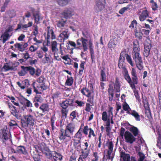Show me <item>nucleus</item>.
Segmentation results:
<instances>
[{
    "label": "nucleus",
    "instance_id": "603ef678",
    "mask_svg": "<svg viewBox=\"0 0 161 161\" xmlns=\"http://www.w3.org/2000/svg\"><path fill=\"white\" fill-rule=\"evenodd\" d=\"M84 64L85 62H82L80 65V68L79 70V73L80 74H82L83 72V70L84 69Z\"/></svg>",
    "mask_w": 161,
    "mask_h": 161
},
{
    "label": "nucleus",
    "instance_id": "b1692460",
    "mask_svg": "<svg viewBox=\"0 0 161 161\" xmlns=\"http://www.w3.org/2000/svg\"><path fill=\"white\" fill-rule=\"evenodd\" d=\"M134 33L136 37L140 40L142 39V34L140 29H137V27H136L134 30Z\"/></svg>",
    "mask_w": 161,
    "mask_h": 161
},
{
    "label": "nucleus",
    "instance_id": "5fc2aeb1",
    "mask_svg": "<svg viewBox=\"0 0 161 161\" xmlns=\"http://www.w3.org/2000/svg\"><path fill=\"white\" fill-rule=\"evenodd\" d=\"M138 155L139 157L138 161H143L144 159L145 156L144 154L141 152H139Z\"/></svg>",
    "mask_w": 161,
    "mask_h": 161
},
{
    "label": "nucleus",
    "instance_id": "1a4fd4ad",
    "mask_svg": "<svg viewBox=\"0 0 161 161\" xmlns=\"http://www.w3.org/2000/svg\"><path fill=\"white\" fill-rule=\"evenodd\" d=\"M125 142L127 143L132 144L136 140V138L129 131H126L124 134Z\"/></svg>",
    "mask_w": 161,
    "mask_h": 161
},
{
    "label": "nucleus",
    "instance_id": "a211bd4d",
    "mask_svg": "<svg viewBox=\"0 0 161 161\" xmlns=\"http://www.w3.org/2000/svg\"><path fill=\"white\" fill-rule=\"evenodd\" d=\"M42 62L44 64H50L51 63V58L50 55L46 53L44 55V57L42 59Z\"/></svg>",
    "mask_w": 161,
    "mask_h": 161
},
{
    "label": "nucleus",
    "instance_id": "f03ea898",
    "mask_svg": "<svg viewBox=\"0 0 161 161\" xmlns=\"http://www.w3.org/2000/svg\"><path fill=\"white\" fill-rule=\"evenodd\" d=\"M131 75L132 80L131 79L130 81L129 82V83L133 91H134L136 89L135 85L138 84V80L136 71L134 68H132Z\"/></svg>",
    "mask_w": 161,
    "mask_h": 161
},
{
    "label": "nucleus",
    "instance_id": "e2e57ef3",
    "mask_svg": "<svg viewBox=\"0 0 161 161\" xmlns=\"http://www.w3.org/2000/svg\"><path fill=\"white\" fill-rule=\"evenodd\" d=\"M108 46L109 47L113 48L115 47V44L113 40H110L108 44Z\"/></svg>",
    "mask_w": 161,
    "mask_h": 161
},
{
    "label": "nucleus",
    "instance_id": "c85d7f7f",
    "mask_svg": "<svg viewBox=\"0 0 161 161\" xmlns=\"http://www.w3.org/2000/svg\"><path fill=\"white\" fill-rule=\"evenodd\" d=\"M123 109L126 112V113L129 114L132 110L131 109L129 105L126 103H124L122 107Z\"/></svg>",
    "mask_w": 161,
    "mask_h": 161
},
{
    "label": "nucleus",
    "instance_id": "052dcab7",
    "mask_svg": "<svg viewBox=\"0 0 161 161\" xmlns=\"http://www.w3.org/2000/svg\"><path fill=\"white\" fill-rule=\"evenodd\" d=\"M73 83V81L72 78L68 79L66 82V84L69 86H71L72 84Z\"/></svg>",
    "mask_w": 161,
    "mask_h": 161
},
{
    "label": "nucleus",
    "instance_id": "c9c22d12",
    "mask_svg": "<svg viewBox=\"0 0 161 161\" xmlns=\"http://www.w3.org/2000/svg\"><path fill=\"white\" fill-rule=\"evenodd\" d=\"M150 2L151 3V7L152 10L154 11L156 10L158 8L157 3L154 2L153 0H151Z\"/></svg>",
    "mask_w": 161,
    "mask_h": 161
},
{
    "label": "nucleus",
    "instance_id": "bf43d9fd",
    "mask_svg": "<svg viewBox=\"0 0 161 161\" xmlns=\"http://www.w3.org/2000/svg\"><path fill=\"white\" fill-rule=\"evenodd\" d=\"M8 97L11 100L12 102L15 105L17 106H19V104L18 102H16L14 101V100H15V98L13 97H9L8 96Z\"/></svg>",
    "mask_w": 161,
    "mask_h": 161
},
{
    "label": "nucleus",
    "instance_id": "37998d69",
    "mask_svg": "<svg viewBox=\"0 0 161 161\" xmlns=\"http://www.w3.org/2000/svg\"><path fill=\"white\" fill-rule=\"evenodd\" d=\"M131 131L133 133L134 136H136L138 134L139 131L137 128L133 127L130 129Z\"/></svg>",
    "mask_w": 161,
    "mask_h": 161
},
{
    "label": "nucleus",
    "instance_id": "49530a36",
    "mask_svg": "<svg viewBox=\"0 0 161 161\" xmlns=\"http://www.w3.org/2000/svg\"><path fill=\"white\" fill-rule=\"evenodd\" d=\"M137 23L136 21V20L134 19L131 22V24L129 26V27L132 29H133L134 28L136 29V26H137Z\"/></svg>",
    "mask_w": 161,
    "mask_h": 161
},
{
    "label": "nucleus",
    "instance_id": "c756f323",
    "mask_svg": "<svg viewBox=\"0 0 161 161\" xmlns=\"http://www.w3.org/2000/svg\"><path fill=\"white\" fill-rule=\"evenodd\" d=\"M57 43L55 41H53L51 43L52 51L53 52H56L58 51L57 47Z\"/></svg>",
    "mask_w": 161,
    "mask_h": 161
},
{
    "label": "nucleus",
    "instance_id": "2f4dec72",
    "mask_svg": "<svg viewBox=\"0 0 161 161\" xmlns=\"http://www.w3.org/2000/svg\"><path fill=\"white\" fill-rule=\"evenodd\" d=\"M71 0H57L58 4L61 6H64L67 5Z\"/></svg>",
    "mask_w": 161,
    "mask_h": 161
},
{
    "label": "nucleus",
    "instance_id": "412c9836",
    "mask_svg": "<svg viewBox=\"0 0 161 161\" xmlns=\"http://www.w3.org/2000/svg\"><path fill=\"white\" fill-rule=\"evenodd\" d=\"M11 36V35L10 34L5 31L4 33L1 35L0 37V40L2 41L3 43H4Z\"/></svg>",
    "mask_w": 161,
    "mask_h": 161
},
{
    "label": "nucleus",
    "instance_id": "58836bf2",
    "mask_svg": "<svg viewBox=\"0 0 161 161\" xmlns=\"http://www.w3.org/2000/svg\"><path fill=\"white\" fill-rule=\"evenodd\" d=\"M109 93V98L110 101H112L113 100L114 94L113 93L112 88H109L108 90Z\"/></svg>",
    "mask_w": 161,
    "mask_h": 161
},
{
    "label": "nucleus",
    "instance_id": "338daca9",
    "mask_svg": "<svg viewBox=\"0 0 161 161\" xmlns=\"http://www.w3.org/2000/svg\"><path fill=\"white\" fill-rule=\"evenodd\" d=\"M89 130L88 126L86 125L84 127V128L82 132L86 135H87L88 134V131Z\"/></svg>",
    "mask_w": 161,
    "mask_h": 161
},
{
    "label": "nucleus",
    "instance_id": "69168bd1",
    "mask_svg": "<svg viewBox=\"0 0 161 161\" xmlns=\"http://www.w3.org/2000/svg\"><path fill=\"white\" fill-rule=\"evenodd\" d=\"M54 55V58L55 59L59 61L61 60V58L59 57L58 55V51L56 52H53Z\"/></svg>",
    "mask_w": 161,
    "mask_h": 161
},
{
    "label": "nucleus",
    "instance_id": "79ce46f5",
    "mask_svg": "<svg viewBox=\"0 0 161 161\" xmlns=\"http://www.w3.org/2000/svg\"><path fill=\"white\" fill-rule=\"evenodd\" d=\"M125 57L127 62L130 64L131 66H134V64L133 63L132 59L130 56L128 54H126Z\"/></svg>",
    "mask_w": 161,
    "mask_h": 161
},
{
    "label": "nucleus",
    "instance_id": "864d4df0",
    "mask_svg": "<svg viewBox=\"0 0 161 161\" xmlns=\"http://www.w3.org/2000/svg\"><path fill=\"white\" fill-rule=\"evenodd\" d=\"M69 42L70 45L71 46V48L72 50L75 49V48H78L77 47H76V45L75 43L73 41H69Z\"/></svg>",
    "mask_w": 161,
    "mask_h": 161
},
{
    "label": "nucleus",
    "instance_id": "4be33fe9",
    "mask_svg": "<svg viewBox=\"0 0 161 161\" xmlns=\"http://www.w3.org/2000/svg\"><path fill=\"white\" fill-rule=\"evenodd\" d=\"M122 74L125 79L129 83V82L130 81L131 78L126 68H124V70H122Z\"/></svg>",
    "mask_w": 161,
    "mask_h": 161
},
{
    "label": "nucleus",
    "instance_id": "3c124183",
    "mask_svg": "<svg viewBox=\"0 0 161 161\" xmlns=\"http://www.w3.org/2000/svg\"><path fill=\"white\" fill-rule=\"evenodd\" d=\"M53 159L55 161H60L62 159V156L60 153H58Z\"/></svg>",
    "mask_w": 161,
    "mask_h": 161
},
{
    "label": "nucleus",
    "instance_id": "c03bdc74",
    "mask_svg": "<svg viewBox=\"0 0 161 161\" xmlns=\"http://www.w3.org/2000/svg\"><path fill=\"white\" fill-rule=\"evenodd\" d=\"M21 123L22 124V126L23 127L26 129L28 127V124H27V122L26 120L24 119H22L21 120Z\"/></svg>",
    "mask_w": 161,
    "mask_h": 161
},
{
    "label": "nucleus",
    "instance_id": "4c0bfd02",
    "mask_svg": "<svg viewBox=\"0 0 161 161\" xmlns=\"http://www.w3.org/2000/svg\"><path fill=\"white\" fill-rule=\"evenodd\" d=\"M24 104L28 107H31L32 106L31 102L26 98H24L23 100Z\"/></svg>",
    "mask_w": 161,
    "mask_h": 161
},
{
    "label": "nucleus",
    "instance_id": "774afa93",
    "mask_svg": "<svg viewBox=\"0 0 161 161\" xmlns=\"http://www.w3.org/2000/svg\"><path fill=\"white\" fill-rule=\"evenodd\" d=\"M113 144L112 142H109L108 145V150L113 151Z\"/></svg>",
    "mask_w": 161,
    "mask_h": 161
},
{
    "label": "nucleus",
    "instance_id": "a878e982",
    "mask_svg": "<svg viewBox=\"0 0 161 161\" xmlns=\"http://www.w3.org/2000/svg\"><path fill=\"white\" fill-rule=\"evenodd\" d=\"M81 92L82 94L86 97H89L92 93V91L89 90L86 88H83L81 90Z\"/></svg>",
    "mask_w": 161,
    "mask_h": 161
},
{
    "label": "nucleus",
    "instance_id": "cd10ccee",
    "mask_svg": "<svg viewBox=\"0 0 161 161\" xmlns=\"http://www.w3.org/2000/svg\"><path fill=\"white\" fill-rule=\"evenodd\" d=\"M114 88L116 92H119L120 91V85L117 77L116 78L115 83L114 85Z\"/></svg>",
    "mask_w": 161,
    "mask_h": 161
},
{
    "label": "nucleus",
    "instance_id": "9d476101",
    "mask_svg": "<svg viewBox=\"0 0 161 161\" xmlns=\"http://www.w3.org/2000/svg\"><path fill=\"white\" fill-rule=\"evenodd\" d=\"M95 8L97 11H100L105 8V0H96Z\"/></svg>",
    "mask_w": 161,
    "mask_h": 161
},
{
    "label": "nucleus",
    "instance_id": "9b49d317",
    "mask_svg": "<svg viewBox=\"0 0 161 161\" xmlns=\"http://www.w3.org/2000/svg\"><path fill=\"white\" fill-rule=\"evenodd\" d=\"M140 49L139 46L133 47L132 51V57L134 60L142 58L140 54Z\"/></svg>",
    "mask_w": 161,
    "mask_h": 161
},
{
    "label": "nucleus",
    "instance_id": "f704fd0d",
    "mask_svg": "<svg viewBox=\"0 0 161 161\" xmlns=\"http://www.w3.org/2000/svg\"><path fill=\"white\" fill-rule=\"evenodd\" d=\"M17 152L20 154H26L27 153L25 147L23 146L19 147L17 149Z\"/></svg>",
    "mask_w": 161,
    "mask_h": 161
},
{
    "label": "nucleus",
    "instance_id": "680f3d73",
    "mask_svg": "<svg viewBox=\"0 0 161 161\" xmlns=\"http://www.w3.org/2000/svg\"><path fill=\"white\" fill-rule=\"evenodd\" d=\"M129 8V6L124 7L121 9L119 11V13L120 14H123L125 11L127 10Z\"/></svg>",
    "mask_w": 161,
    "mask_h": 161
},
{
    "label": "nucleus",
    "instance_id": "7c9ffc66",
    "mask_svg": "<svg viewBox=\"0 0 161 161\" xmlns=\"http://www.w3.org/2000/svg\"><path fill=\"white\" fill-rule=\"evenodd\" d=\"M82 135V131L80 128L74 136V138L81 139Z\"/></svg>",
    "mask_w": 161,
    "mask_h": 161
},
{
    "label": "nucleus",
    "instance_id": "13d9d810",
    "mask_svg": "<svg viewBox=\"0 0 161 161\" xmlns=\"http://www.w3.org/2000/svg\"><path fill=\"white\" fill-rule=\"evenodd\" d=\"M32 25V22H29L27 24H25L22 25V28L25 30L26 28L31 26Z\"/></svg>",
    "mask_w": 161,
    "mask_h": 161
},
{
    "label": "nucleus",
    "instance_id": "5701e85b",
    "mask_svg": "<svg viewBox=\"0 0 161 161\" xmlns=\"http://www.w3.org/2000/svg\"><path fill=\"white\" fill-rule=\"evenodd\" d=\"M131 111L129 114L131 115L134 117L136 121H140L141 120V118L138 113L135 110H132Z\"/></svg>",
    "mask_w": 161,
    "mask_h": 161
},
{
    "label": "nucleus",
    "instance_id": "6e6d98bb",
    "mask_svg": "<svg viewBox=\"0 0 161 161\" xmlns=\"http://www.w3.org/2000/svg\"><path fill=\"white\" fill-rule=\"evenodd\" d=\"M34 101L41 103L42 101V98L40 95H37L34 98Z\"/></svg>",
    "mask_w": 161,
    "mask_h": 161
},
{
    "label": "nucleus",
    "instance_id": "f3484780",
    "mask_svg": "<svg viewBox=\"0 0 161 161\" xmlns=\"http://www.w3.org/2000/svg\"><path fill=\"white\" fill-rule=\"evenodd\" d=\"M25 119L27 122V124L30 126H33L34 125V119L32 116L30 115H28L24 116Z\"/></svg>",
    "mask_w": 161,
    "mask_h": 161
},
{
    "label": "nucleus",
    "instance_id": "a18cd8bd",
    "mask_svg": "<svg viewBox=\"0 0 161 161\" xmlns=\"http://www.w3.org/2000/svg\"><path fill=\"white\" fill-rule=\"evenodd\" d=\"M101 76L100 80L102 81H105L106 80V75L104 72L102 70L101 72Z\"/></svg>",
    "mask_w": 161,
    "mask_h": 161
},
{
    "label": "nucleus",
    "instance_id": "4d7b16f0",
    "mask_svg": "<svg viewBox=\"0 0 161 161\" xmlns=\"http://www.w3.org/2000/svg\"><path fill=\"white\" fill-rule=\"evenodd\" d=\"M14 29V27L13 26H9L6 30L5 32L12 35L11 32Z\"/></svg>",
    "mask_w": 161,
    "mask_h": 161
},
{
    "label": "nucleus",
    "instance_id": "4468645a",
    "mask_svg": "<svg viewBox=\"0 0 161 161\" xmlns=\"http://www.w3.org/2000/svg\"><path fill=\"white\" fill-rule=\"evenodd\" d=\"M62 14L66 18H69L74 14V12L71 8L67 9L62 13Z\"/></svg>",
    "mask_w": 161,
    "mask_h": 161
},
{
    "label": "nucleus",
    "instance_id": "a19ab883",
    "mask_svg": "<svg viewBox=\"0 0 161 161\" xmlns=\"http://www.w3.org/2000/svg\"><path fill=\"white\" fill-rule=\"evenodd\" d=\"M66 22L65 21L61 20L57 21V25L59 27L62 28L64 26Z\"/></svg>",
    "mask_w": 161,
    "mask_h": 161
},
{
    "label": "nucleus",
    "instance_id": "6ab92c4d",
    "mask_svg": "<svg viewBox=\"0 0 161 161\" xmlns=\"http://www.w3.org/2000/svg\"><path fill=\"white\" fill-rule=\"evenodd\" d=\"M120 160L124 161H129L130 160V156L129 154L125 153V152H121L120 154Z\"/></svg>",
    "mask_w": 161,
    "mask_h": 161
},
{
    "label": "nucleus",
    "instance_id": "ddd939ff",
    "mask_svg": "<svg viewBox=\"0 0 161 161\" xmlns=\"http://www.w3.org/2000/svg\"><path fill=\"white\" fill-rule=\"evenodd\" d=\"M14 46L18 50L23 52L25 50V48L27 47L28 44L27 43H25L23 44L20 43H17L14 44Z\"/></svg>",
    "mask_w": 161,
    "mask_h": 161
},
{
    "label": "nucleus",
    "instance_id": "393cba45",
    "mask_svg": "<svg viewBox=\"0 0 161 161\" xmlns=\"http://www.w3.org/2000/svg\"><path fill=\"white\" fill-rule=\"evenodd\" d=\"M33 16L34 18L35 23L36 24L39 23V21L42 19V18L40 16L39 13L38 12L34 13Z\"/></svg>",
    "mask_w": 161,
    "mask_h": 161
},
{
    "label": "nucleus",
    "instance_id": "72a5a7b5",
    "mask_svg": "<svg viewBox=\"0 0 161 161\" xmlns=\"http://www.w3.org/2000/svg\"><path fill=\"white\" fill-rule=\"evenodd\" d=\"M89 47L90 48V53L91 55V58L93 62L95 59V55L93 48L92 47V44L91 42H89Z\"/></svg>",
    "mask_w": 161,
    "mask_h": 161
},
{
    "label": "nucleus",
    "instance_id": "aec40b11",
    "mask_svg": "<svg viewBox=\"0 0 161 161\" xmlns=\"http://www.w3.org/2000/svg\"><path fill=\"white\" fill-rule=\"evenodd\" d=\"M148 14L147 10L143 11L139 16V19L141 21H143L146 18L148 17Z\"/></svg>",
    "mask_w": 161,
    "mask_h": 161
},
{
    "label": "nucleus",
    "instance_id": "09e8293b",
    "mask_svg": "<svg viewBox=\"0 0 161 161\" xmlns=\"http://www.w3.org/2000/svg\"><path fill=\"white\" fill-rule=\"evenodd\" d=\"M9 108H10L11 112L12 114H14L17 112V110L15 108V107L13 105L11 104L9 105Z\"/></svg>",
    "mask_w": 161,
    "mask_h": 161
},
{
    "label": "nucleus",
    "instance_id": "ea45409f",
    "mask_svg": "<svg viewBox=\"0 0 161 161\" xmlns=\"http://www.w3.org/2000/svg\"><path fill=\"white\" fill-rule=\"evenodd\" d=\"M144 106L145 108V113L150 114V112L149 108V104L147 102L144 103Z\"/></svg>",
    "mask_w": 161,
    "mask_h": 161
},
{
    "label": "nucleus",
    "instance_id": "423d86ee",
    "mask_svg": "<svg viewBox=\"0 0 161 161\" xmlns=\"http://www.w3.org/2000/svg\"><path fill=\"white\" fill-rule=\"evenodd\" d=\"M19 63L18 62H9L5 64L3 68L5 71L10 70H15L16 69V67L19 65Z\"/></svg>",
    "mask_w": 161,
    "mask_h": 161
},
{
    "label": "nucleus",
    "instance_id": "0eeeda50",
    "mask_svg": "<svg viewBox=\"0 0 161 161\" xmlns=\"http://www.w3.org/2000/svg\"><path fill=\"white\" fill-rule=\"evenodd\" d=\"M88 40L82 37L78 39L76 41L77 45L79 46L80 47V49L81 48H83L84 52L87 51L88 49L87 47Z\"/></svg>",
    "mask_w": 161,
    "mask_h": 161
},
{
    "label": "nucleus",
    "instance_id": "20e7f679",
    "mask_svg": "<svg viewBox=\"0 0 161 161\" xmlns=\"http://www.w3.org/2000/svg\"><path fill=\"white\" fill-rule=\"evenodd\" d=\"M151 42L149 38L147 37L144 43V48L143 55L146 57H147L150 52L152 47L151 44Z\"/></svg>",
    "mask_w": 161,
    "mask_h": 161
},
{
    "label": "nucleus",
    "instance_id": "f257e3e1",
    "mask_svg": "<svg viewBox=\"0 0 161 161\" xmlns=\"http://www.w3.org/2000/svg\"><path fill=\"white\" fill-rule=\"evenodd\" d=\"M75 128L74 124L70 123L66 126L64 130L62 129L59 132L60 140L66 143L70 141L71 138L70 136L73 135Z\"/></svg>",
    "mask_w": 161,
    "mask_h": 161
},
{
    "label": "nucleus",
    "instance_id": "39448f33",
    "mask_svg": "<svg viewBox=\"0 0 161 161\" xmlns=\"http://www.w3.org/2000/svg\"><path fill=\"white\" fill-rule=\"evenodd\" d=\"M47 31L46 36H45L46 40L47 41V45L50 44L51 40L56 38V36L54 34L53 28L48 27L47 28Z\"/></svg>",
    "mask_w": 161,
    "mask_h": 161
},
{
    "label": "nucleus",
    "instance_id": "473e14b6",
    "mask_svg": "<svg viewBox=\"0 0 161 161\" xmlns=\"http://www.w3.org/2000/svg\"><path fill=\"white\" fill-rule=\"evenodd\" d=\"M25 84H27V85H28L29 83L27 80H25L22 81L21 83L19 82H17V84L22 89H24L26 87L25 85Z\"/></svg>",
    "mask_w": 161,
    "mask_h": 161
},
{
    "label": "nucleus",
    "instance_id": "2eb2a0df",
    "mask_svg": "<svg viewBox=\"0 0 161 161\" xmlns=\"http://www.w3.org/2000/svg\"><path fill=\"white\" fill-rule=\"evenodd\" d=\"M135 62L136 67L140 70L143 69L144 68L142 58L134 60Z\"/></svg>",
    "mask_w": 161,
    "mask_h": 161
},
{
    "label": "nucleus",
    "instance_id": "dca6fc26",
    "mask_svg": "<svg viewBox=\"0 0 161 161\" xmlns=\"http://www.w3.org/2000/svg\"><path fill=\"white\" fill-rule=\"evenodd\" d=\"M73 103V100L72 99H68L62 102L61 105L64 109H66L68 106L71 105Z\"/></svg>",
    "mask_w": 161,
    "mask_h": 161
},
{
    "label": "nucleus",
    "instance_id": "de8ad7c7",
    "mask_svg": "<svg viewBox=\"0 0 161 161\" xmlns=\"http://www.w3.org/2000/svg\"><path fill=\"white\" fill-rule=\"evenodd\" d=\"M40 109L44 113L48 110V107L46 104H43L40 107Z\"/></svg>",
    "mask_w": 161,
    "mask_h": 161
},
{
    "label": "nucleus",
    "instance_id": "e433bc0d",
    "mask_svg": "<svg viewBox=\"0 0 161 161\" xmlns=\"http://www.w3.org/2000/svg\"><path fill=\"white\" fill-rule=\"evenodd\" d=\"M34 88V92H35L37 94H40L42 93V88L41 86H37L36 88L34 86H33Z\"/></svg>",
    "mask_w": 161,
    "mask_h": 161
},
{
    "label": "nucleus",
    "instance_id": "7ed1b4c3",
    "mask_svg": "<svg viewBox=\"0 0 161 161\" xmlns=\"http://www.w3.org/2000/svg\"><path fill=\"white\" fill-rule=\"evenodd\" d=\"M69 33L68 30H66L63 31L62 33L60 34L58 37V40L60 42H63V43L60 44V52L62 55H63V53L62 50L61 46L62 44H64V42L65 40L68 38Z\"/></svg>",
    "mask_w": 161,
    "mask_h": 161
},
{
    "label": "nucleus",
    "instance_id": "f8f14e48",
    "mask_svg": "<svg viewBox=\"0 0 161 161\" xmlns=\"http://www.w3.org/2000/svg\"><path fill=\"white\" fill-rule=\"evenodd\" d=\"M157 132L158 133L159 136L157 140V146L159 148L161 149V122L160 126L157 127Z\"/></svg>",
    "mask_w": 161,
    "mask_h": 161
},
{
    "label": "nucleus",
    "instance_id": "bb28decb",
    "mask_svg": "<svg viewBox=\"0 0 161 161\" xmlns=\"http://www.w3.org/2000/svg\"><path fill=\"white\" fill-rule=\"evenodd\" d=\"M90 152V150L88 149V147H85L84 150H82L81 152V154L80 155V156H81L84 155L86 157L85 158H86Z\"/></svg>",
    "mask_w": 161,
    "mask_h": 161
},
{
    "label": "nucleus",
    "instance_id": "6e6552de",
    "mask_svg": "<svg viewBox=\"0 0 161 161\" xmlns=\"http://www.w3.org/2000/svg\"><path fill=\"white\" fill-rule=\"evenodd\" d=\"M113 108L110 107L108 111V113L106 111H104L102 114V119L104 121H106L109 120H110L111 118H113V114L112 110Z\"/></svg>",
    "mask_w": 161,
    "mask_h": 161
},
{
    "label": "nucleus",
    "instance_id": "8fccbe9b",
    "mask_svg": "<svg viewBox=\"0 0 161 161\" xmlns=\"http://www.w3.org/2000/svg\"><path fill=\"white\" fill-rule=\"evenodd\" d=\"M89 131L88 136V138H91L92 136L94 137H95L96 136V135L93 130L91 128H90L89 129Z\"/></svg>",
    "mask_w": 161,
    "mask_h": 161
},
{
    "label": "nucleus",
    "instance_id": "0e129e2a",
    "mask_svg": "<svg viewBox=\"0 0 161 161\" xmlns=\"http://www.w3.org/2000/svg\"><path fill=\"white\" fill-rule=\"evenodd\" d=\"M88 97L87 100V102L92 104L93 102L94 97L93 96H91V95L89 97Z\"/></svg>",
    "mask_w": 161,
    "mask_h": 161
}]
</instances>
